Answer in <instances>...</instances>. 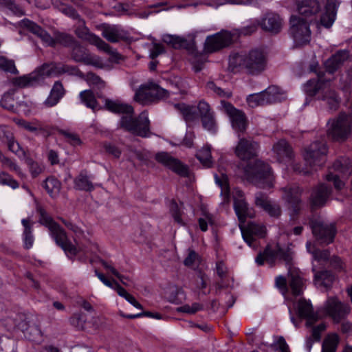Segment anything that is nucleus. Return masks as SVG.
<instances>
[{
  "instance_id": "f257e3e1",
  "label": "nucleus",
  "mask_w": 352,
  "mask_h": 352,
  "mask_svg": "<svg viewBox=\"0 0 352 352\" xmlns=\"http://www.w3.org/2000/svg\"><path fill=\"white\" fill-rule=\"evenodd\" d=\"M104 108L112 113L122 114L118 122V129H122L141 138L151 136L150 121L145 113L134 117L132 106L110 99L105 100Z\"/></svg>"
},
{
  "instance_id": "f03ea898",
  "label": "nucleus",
  "mask_w": 352,
  "mask_h": 352,
  "mask_svg": "<svg viewBox=\"0 0 352 352\" xmlns=\"http://www.w3.org/2000/svg\"><path fill=\"white\" fill-rule=\"evenodd\" d=\"M339 0H327L324 12L321 14L323 7L322 0H302L297 5L300 15L309 23L314 22L326 28H329L335 21Z\"/></svg>"
},
{
  "instance_id": "7ed1b4c3",
  "label": "nucleus",
  "mask_w": 352,
  "mask_h": 352,
  "mask_svg": "<svg viewBox=\"0 0 352 352\" xmlns=\"http://www.w3.org/2000/svg\"><path fill=\"white\" fill-rule=\"evenodd\" d=\"M266 65V58L263 51L255 49L248 54L234 53L229 57V69L233 73L245 71L252 75L263 72Z\"/></svg>"
},
{
  "instance_id": "20e7f679",
  "label": "nucleus",
  "mask_w": 352,
  "mask_h": 352,
  "mask_svg": "<svg viewBox=\"0 0 352 352\" xmlns=\"http://www.w3.org/2000/svg\"><path fill=\"white\" fill-rule=\"evenodd\" d=\"M36 212L39 214L38 222L48 228L50 235L56 245L64 250L69 258L74 260L78 250L67 238L65 230L52 219L42 206H37Z\"/></svg>"
},
{
  "instance_id": "39448f33",
  "label": "nucleus",
  "mask_w": 352,
  "mask_h": 352,
  "mask_svg": "<svg viewBox=\"0 0 352 352\" xmlns=\"http://www.w3.org/2000/svg\"><path fill=\"white\" fill-rule=\"evenodd\" d=\"M248 181L260 188L273 187L274 176L270 165L261 160L250 163L245 169Z\"/></svg>"
},
{
  "instance_id": "423d86ee",
  "label": "nucleus",
  "mask_w": 352,
  "mask_h": 352,
  "mask_svg": "<svg viewBox=\"0 0 352 352\" xmlns=\"http://www.w3.org/2000/svg\"><path fill=\"white\" fill-rule=\"evenodd\" d=\"M57 63L54 62L43 63L28 75L13 78L12 83L15 87L25 88L41 84L45 77L56 76Z\"/></svg>"
},
{
  "instance_id": "0eeeda50",
  "label": "nucleus",
  "mask_w": 352,
  "mask_h": 352,
  "mask_svg": "<svg viewBox=\"0 0 352 352\" xmlns=\"http://www.w3.org/2000/svg\"><path fill=\"white\" fill-rule=\"evenodd\" d=\"M351 116L345 113H340L337 117L329 119L327 131L329 138L336 142L345 141L351 133Z\"/></svg>"
},
{
  "instance_id": "6e6552de",
  "label": "nucleus",
  "mask_w": 352,
  "mask_h": 352,
  "mask_svg": "<svg viewBox=\"0 0 352 352\" xmlns=\"http://www.w3.org/2000/svg\"><path fill=\"white\" fill-rule=\"evenodd\" d=\"M309 223L318 245H327L333 242L337 232L334 223L325 222L319 219H311Z\"/></svg>"
},
{
  "instance_id": "1a4fd4ad",
  "label": "nucleus",
  "mask_w": 352,
  "mask_h": 352,
  "mask_svg": "<svg viewBox=\"0 0 352 352\" xmlns=\"http://www.w3.org/2000/svg\"><path fill=\"white\" fill-rule=\"evenodd\" d=\"M289 34L296 45H304L310 41L309 23L303 18L292 15L289 19Z\"/></svg>"
},
{
  "instance_id": "9d476101",
  "label": "nucleus",
  "mask_w": 352,
  "mask_h": 352,
  "mask_svg": "<svg viewBox=\"0 0 352 352\" xmlns=\"http://www.w3.org/2000/svg\"><path fill=\"white\" fill-rule=\"evenodd\" d=\"M169 96V91L160 87L153 82L142 85L136 91L135 100L140 103L145 104L155 100L166 99Z\"/></svg>"
},
{
  "instance_id": "9b49d317",
  "label": "nucleus",
  "mask_w": 352,
  "mask_h": 352,
  "mask_svg": "<svg viewBox=\"0 0 352 352\" xmlns=\"http://www.w3.org/2000/svg\"><path fill=\"white\" fill-rule=\"evenodd\" d=\"M327 146L323 140L312 142L305 148V160L311 167H321L326 162Z\"/></svg>"
},
{
  "instance_id": "f8f14e48",
  "label": "nucleus",
  "mask_w": 352,
  "mask_h": 352,
  "mask_svg": "<svg viewBox=\"0 0 352 352\" xmlns=\"http://www.w3.org/2000/svg\"><path fill=\"white\" fill-rule=\"evenodd\" d=\"M327 316L332 318L333 322L340 323L345 320L351 312V307L348 303L342 302L337 297H329L324 305Z\"/></svg>"
},
{
  "instance_id": "ddd939ff",
  "label": "nucleus",
  "mask_w": 352,
  "mask_h": 352,
  "mask_svg": "<svg viewBox=\"0 0 352 352\" xmlns=\"http://www.w3.org/2000/svg\"><path fill=\"white\" fill-rule=\"evenodd\" d=\"M233 36L227 30H221L214 34L208 36L204 43V49L208 53L219 51L232 43Z\"/></svg>"
},
{
  "instance_id": "4468645a",
  "label": "nucleus",
  "mask_w": 352,
  "mask_h": 352,
  "mask_svg": "<svg viewBox=\"0 0 352 352\" xmlns=\"http://www.w3.org/2000/svg\"><path fill=\"white\" fill-rule=\"evenodd\" d=\"M239 138L234 148L235 155L241 160H250L257 156L259 144L252 138Z\"/></svg>"
},
{
  "instance_id": "2eb2a0df",
  "label": "nucleus",
  "mask_w": 352,
  "mask_h": 352,
  "mask_svg": "<svg viewBox=\"0 0 352 352\" xmlns=\"http://www.w3.org/2000/svg\"><path fill=\"white\" fill-rule=\"evenodd\" d=\"M221 103L223 104L225 110L230 119L232 128L239 133L238 136L240 137V133H243L248 126V120L245 113L242 111L236 109L228 102L221 101Z\"/></svg>"
},
{
  "instance_id": "dca6fc26",
  "label": "nucleus",
  "mask_w": 352,
  "mask_h": 352,
  "mask_svg": "<svg viewBox=\"0 0 352 352\" xmlns=\"http://www.w3.org/2000/svg\"><path fill=\"white\" fill-rule=\"evenodd\" d=\"M69 54L72 60L76 63L99 67V60L96 57L91 56L89 50L78 40L69 48Z\"/></svg>"
},
{
  "instance_id": "f3484780",
  "label": "nucleus",
  "mask_w": 352,
  "mask_h": 352,
  "mask_svg": "<svg viewBox=\"0 0 352 352\" xmlns=\"http://www.w3.org/2000/svg\"><path fill=\"white\" fill-rule=\"evenodd\" d=\"M283 197L289 205L291 215L297 216L302 209V189L298 186H286L282 188Z\"/></svg>"
},
{
  "instance_id": "a211bd4d",
  "label": "nucleus",
  "mask_w": 352,
  "mask_h": 352,
  "mask_svg": "<svg viewBox=\"0 0 352 352\" xmlns=\"http://www.w3.org/2000/svg\"><path fill=\"white\" fill-rule=\"evenodd\" d=\"M155 159L157 162L168 167L179 176L184 177L188 176V166L183 164L179 160L171 156L168 153H157L155 156Z\"/></svg>"
},
{
  "instance_id": "6ab92c4d",
  "label": "nucleus",
  "mask_w": 352,
  "mask_h": 352,
  "mask_svg": "<svg viewBox=\"0 0 352 352\" xmlns=\"http://www.w3.org/2000/svg\"><path fill=\"white\" fill-rule=\"evenodd\" d=\"M332 192L330 186L325 184H320L312 189L309 203L312 209L323 207L329 199Z\"/></svg>"
},
{
  "instance_id": "aec40b11",
  "label": "nucleus",
  "mask_w": 352,
  "mask_h": 352,
  "mask_svg": "<svg viewBox=\"0 0 352 352\" xmlns=\"http://www.w3.org/2000/svg\"><path fill=\"white\" fill-rule=\"evenodd\" d=\"M255 205L263 209L271 217L278 219L281 215V208L280 205L272 201L268 196L261 192L255 194L254 198Z\"/></svg>"
},
{
  "instance_id": "412c9836",
  "label": "nucleus",
  "mask_w": 352,
  "mask_h": 352,
  "mask_svg": "<svg viewBox=\"0 0 352 352\" xmlns=\"http://www.w3.org/2000/svg\"><path fill=\"white\" fill-rule=\"evenodd\" d=\"M102 36L112 43L126 41L129 36L126 31L116 25L104 23L101 25Z\"/></svg>"
},
{
  "instance_id": "4be33fe9",
  "label": "nucleus",
  "mask_w": 352,
  "mask_h": 352,
  "mask_svg": "<svg viewBox=\"0 0 352 352\" xmlns=\"http://www.w3.org/2000/svg\"><path fill=\"white\" fill-rule=\"evenodd\" d=\"M310 70L317 73V78L310 79L304 85V91L309 96L313 97L325 89L327 82L324 79V72L316 71V66L311 65Z\"/></svg>"
},
{
  "instance_id": "5701e85b",
  "label": "nucleus",
  "mask_w": 352,
  "mask_h": 352,
  "mask_svg": "<svg viewBox=\"0 0 352 352\" xmlns=\"http://www.w3.org/2000/svg\"><path fill=\"white\" fill-rule=\"evenodd\" d=\"M240 228L244 241L250 247L253 245L255 241L254 237L264 238L266 234L265 226L256 223L253 221L248 222L245 230H244L241 226H240Z\"/></svg>"
},
{
  "instance_id": "b1692460",
  "label": "nucleus",
  "mask_w": 352,
  "mask_h": 352,
  "mask_svg": "<svg viewBox=\"0 0 352 352\" xmlns=\"http://www.w3.org/2000/svg\"><path fill=\"white\" fill-rule=\"evenodd\" d=\"M261 28L273 34H278L283 28V19L274 12H267L260 21Z\"/></svg>"
},
{
  "instance_id": "393cba45",
  "label": "nucleus",
  "mask_w": 352,
  "mask_h": 352,
  "mask_svg": "<svg viewBox=\"0 0 352 352\" xmlns=\"http://www.w3.org/2000/svg\"><path fill=\"white\" fill-rule=\"evenodd\" d=\"M298 313L300 318L307 319L306 327H311L319 320L317 313L313 310L311 304L305 299H300L298 302Z\"/></svg>"
},
{
  "instance_id": "a878e982",
  "label": "nucleus",
  "mask_w": 352,
  "mask_h": 352,
  "mask_svg": "<svg viewBox=\"0 0 352 352\" xmlns=\"http://www.w3.org/2000/svg\"><path fill=\"white\" fill-rule=\"evenodd\" d=\"M273 151L279 162H287L291 161L294 153L290 144L285 140H280L273 146Z\"/></svg>"
},
{
  "instance_id": "bb28decb",
  "label": "nucleus",
  "mask_w": 352,
  "mask_h": 352,
  "mask_svg": "<svg viewBox=\"0 0 352 352\" xmlns=\"http://www.w3.org/2000/svg\"><path fill=\"white\" fill-rule=\"evenodd\" d=\"M312 272L314 273V283L318 287L330 288L335 279L334 274L330 270H323L317 271L313 264Z\"/></svg>"
},
{
  "instance_id": "cd10ccee",
  "label": "nucleus",
  "mask_w": 352,
  "mask_h": 352,
  "mask_svg": "<svg viewBox=\"0 0 352 352\" xmlns=\"http://www.w3.org/2000/svg\"><path fill=\"white\" fill-rule=\"evenodd\" d=\"M349 58L346 50H338L324 62L326 72L333 74L336 72Z\"/></svg>"
},
{
  "instance_id": "c85d7f7f",
  "label": "nucleus",
  "mask_w": 352,
  "mask_h": 352,
  "mask_svg": "<svg viewBox=\"0 0 352 352\" xmlns=\"http://www.w3.org/2000/svg\"><path fill=\"white\" fill-rule=\"evenodd\" d=\"M234 209L239 221L244 223L247 218L252 219L255 216L254 210L249 208L248 203L243 199H234Z\"/></svg>"
},
{
  "instance_id": "c756f323",
  "label": "nucleus",
  "mask_w": 352,
  "mask_h": 352,
  "mask_svg": "<svg viewBox=\"0 0 352 352\" xmlns=\"http://www.w3.org/2000/svg\"><path fill=\"white\" fill-rule=\"evenodd\" d=\"M21 26L39 37L43 42H52V36L36 23L25 19L21 21Z\"/></svg>"
},
{
  "instance_id": "7c9ffc66",
  "label": "nucleus",
  "mask_w": 352,
  "mask_h": 352,
  "mask_svg": "<svg viewBox=\"0 0 352 352\" xmlns=\"http://www.w3.org/2000/svg\"><path fill=\"white\" fill-rule=\"evenodd\" d=\"M65 89L63 83L58 80L54 82L50 92V95L44 101L43 105L45 107H52L56 105L60 99L65 96Z\"/></svg>"
},
{
  "instance_id": "2f4dec72",
  "label": "nucleus",
  "mask_w": 352,
  "mask_h": 352,
  "mask_svg": "<svg viewBox=\"0 0 352 352\" xmlns=\"http://www.w3.org/2000/svg\"><path fill=\"white\" fill-rule=\"evenodd\" d=\"M289 285L294 296H300L302 293L303 281L300 271L296 267H290L288 271Z\"/></svg>"
},
{
  "instance_id": "473e14b6",
  "label": "nucleus",
  "mask_w": 352,
  "mask_h": 352,
  "mask_svg": "<svg viewBox=\"0 0 352 352\" xmlns=\"http://www.w3.org/2000/svg\"><path fill=\"white\" fill-rule=\"evenodd\" d=\"M77 39L72 34L56 31L54 33L52 37V42H47V45L50 47H54L56 44H59L64 47L70 48L75 43Z\"/></svg>"
},
{
  "instance_id": "72a5a7b5",
  "label": "nucleus",
  "mask_w": 352,
  "mask_h": 352,
  "mask_svg": "<svg viewBox=\"0 0 352 352\" xmlns=\"http://www.w3.org/2000/svg\"><path fill=\"white\" fill-rule=\"evenodd\" d=\"M76 35L80 39L89 42L90 44L98 47L99 45L103 47L105 45V41L95 34L91 32L86 26L78 27L75 30Z\"/></svg>"
},
{
  "instance_id": "f704fd0d",
  "label": "nucleus",
  "mask_w": 352,
  "mask_h": 352,
  "mask_svg": "<svg viewBox=\"0 0 352 352\" xmlns=\"http://www.w3.org/2000/svg\"><path fill=\"white\" fill-rule=\"evenodd\" d=\"M164 41L171 45L175 49H186L190 50L193 49L194 42L188 41L185 38L174 35H167L164 37Z\"/></svg>"
},
{
  "instance_id": "c9c22d12",
  "label": "nucleus",
  "mask_w": 352,
  "mask_h": 352,
  "mask_svg": "<svg viewBox=\"0 0 352 352\" xmlns=\"http://www.w3.org/2000/svg\"><path fill=\"white\" fill-rule=\"evenodd\" d=\"M74 188L78 190L91 192L94 190L92 182L87 176L86 170L80 171L79 175L74 179Z\"/></svg>"
},
{
  "instance_id": "e433bc0d",
  "label": "nucleus",
  "mask_w": 352,
  "mask_h": 352,
  "mask_svg": "<svg viewBox=\"0 0 352 352\" xmlns=\"http://www.w3.org/2000/svg\"><path fill=\"white\" fill-rule=\"evenodd\" d=\"M332 168L340 173L343 177H347L352 172V163L349 158L341 157L334 162Z\"/></svg>"
},
{
  "instance_id": "4c0bfd02",
  "label": "nucleus",
  "mask_w": 352,
  "mask_h": 352,
  "mask_svg": "<svg viewBox=\"0 0 352 352\" xmlns=\"http://www.w3.org/2000/svg\"><path fill=\"white\" fill-rule=\"evenodd\" d=\"M175 108L182 114L183 119L188 123L195 121L197 118L196 110L193 106L184 103H178L174 105Z\"/></svg>"
},
{
  "instance_id": "58836bf2",
  "label": "nucleus",
  "mask_w": 352,
  "mask_h": 352,
  "mask_svg": "<svg viewBox=\"0 0 352 352\" xmlns=\"http://www.w3.org/2000/svg\"><path fill=\"white\" fill-rule=\"evenodd\" d=\"M79 97L81 102L86 105L87 107L91 109L94 111L101 109L99 103L97 101L94 92L90 90H85L80 93Z\"/></svg>"
},
{
  "instance_id": "ea45409f",
  "label": "nucleus",
  "mask_w": 352,
  "mask_h": 352,
  "mask_svg": "<svg viewBox=\"0 0 352 352\" xmlns=\"http://www.w3.org/2000/svg\"><path fill=\"white\" fill-rule=\"evenodd\" d=\"M21 223L24 227L23 233V240L24 243V248L29 250L33 245L34 236L32 234V228L30 223L29 219H23L21 221Z\"/></svg>"
},
{
  "instance_id": "a19ab883",
  "label": "nucleus",
  "mask_w": 352,
  "mask_h": 352,
  "mask_svg": "<svg viewBox=\"0 0 352 352\" xmlns=\"http://www.w3.org/2000/svg\"><path fill=\"white\" fill-rule=\"evenodd\" d=\"M43 186L51 197H54L59 193L61 184L54 177H49L43 182Z\"/></svg>"
},
{
  "instance_id": "79ce46f5",
  "label": "nucleus",
  "mask_w": 352,
  "mask_h": 352,
  "mask_svg": "<svg viewBox=\"0 0 352 352\" xmlns=\"http://www.w3.org/2000/svg\"><path fill=\"white\" fill-rule=\"evenodd\" d=\"M19 124L25 129L35 133L36 134H43L49 135L50 132L47 129L43 127L38 122H28L24 120H20Z\"/></svg>"
},
{
  "instance_id": "37998d69",
  "label": "nucleus",
  "mask_w": 352,
  "mask_h": 352,
  "mask_svg": "<svg viewBox=\"0 0 352 352\" xmlns=\"http://www.w3.org/2000/svg\"><path fill=\"white\" fill-rule=\"evenodd\" d=\"M293 256L294 252L289 248H278L276 252H274V258L276 257L284 261L288 270L290 267H294L293 265Z\"/></svg>"
},
{
  "instance_id": "c03bdc74",
  "label": "nucleus",
  "mask_w": 352,
  "mask_h": 352,
  "mask_svg": "<svg viewBox=\"0 0 352 352\" xmlns=\"http://www.w3.org/2000/svg\"><path fill=\"white\" fill-rule=\"evenodd\" d=\"M63 74H67L70 76H76L79 78L84 77V74L77 66L57 63L56 76H60Z\"/></svg>"
},
{
  "instance_id": "a18cd8bd",
  "label": "nucleus",
  "mask_w": 352,
  "mask_h": 352,
  "mask_svg": "<svg viewBox=\"0 0 352 352\" xmlns=\"http://www.w3.org/2000/svg\"><path fill=\"white\" fill-rule=\"evenodd\" d=\"M339 341L337 334L328 335L322 342L321 352H336Z\"/></svg>"
},
{
  "instance_id": "49530a36",
  "label": "nucleus",
  "mask_w": 352,
  "mask_h": 352,
  "mask_svg": "<svg viewBox=\"0 0 352 352\" xmlns=\"http://www.w3.org/2000/svg\"><path fill=\"white\" fill-rule=\"evenodd\" d=\"M262 92L265 104L275 103L280 100L279 88L276 86H270Z\"/></svg>"
},
{
  "instance_id": "de8ad7c7",
  "label": "nucleus",
  "mask_w": 352,
  "mask_h": 352,
  "mask_svg": "<svg viewBox=\"0 0 352 352\" xmlns=\"http://www.w3.org/2000/svg\"><path fill=\"white\" fill-rule=\"evenodd\" d=\"M114 289L117 292L118 294L124 298L129 302L133 305L135 307L142 309L143 307L140 303H139L135 298L129 294L127 291L121 287L117 281H114Z\"/></svg>"
},
{
  "instance_id": "09e8293b",
  "label": "nucleus",
  "mask_w": 352,
  "mask_h": 352,
  "mask_svg": "<svg viewBox=\"0 0 352 352\" xmlns=\"http://www.w3.org/2000/svg\"><path fill=\"white\" fill-rule=\"evenodd\" d=\"M4 8L8 9L14 14L19 16L25 14L21 6L16 4L14 0H0V11Z\"/></svg>"
},
{
  "instance_id": "8fccbe9b",
  "label": "nucleus",
  "mask_w": 352,
  "mask_h": 352,
  "mask_svg": "<svg viewBox=\"0 0 352 352\" xmlns=\"http://www.w3.org/2000/svg\"><path fill=\"white\" fill-rule=\"evenodd\" d=\"M323 100H326L328 104V107L331 111H336L339 107L340 100L337 94L332 90H330L325 93L322 98Z\"/></svg>"
},
{
  "instance_id": "3c124183",
  "label": "nucleus",
  "mask_w": 352,
  "mask_h": 352,
  "mask_svg": "<svg viewBox=\"0 0 352 352\" xmlns=\"http://www.w3.org/2000/svg\"><path fill=\"white\" fill-rule=\"evenodd\" d=\"M105 47L103 45L100 46V45L97 47L101 51H103L108 54H109V60L111 63H118L120 60L124 59L122 55L118 52L116 50H113V48L105 42Z\"/></svg>"
},
{
  "instance_id": "603ef678",
  "label": "nucleus",
  "mask_w": 352,
  "mask_h": 352,
  "mask_svg": "<svg viewBox=\"0 0 352 352\" xmlns=\"http://www.w3.org/2000/svg\"><path fill=\"white\" fill-rule=\"evenodd\" d=\"M87 317L82 312L75 313L69 318L70 324L78 329H84Z\"/></svg>"
},
{
  "instance_id": "864d4df0",
  "label": "nucleus",
  "mask_w": 352,
  "mask_h": 352,
  "mask_svg": "<svg viewBox=\"0 0 352 352\" xmlns=\"http://www.w3.org/2000/svg\"><path fill=\"white\" fill-rule=\"evenodd\" d=\"M197 158L199 161L207 168H209L212 166L211 161V153L209 148H203L200 150L197 154L196 155Z\"/></svg>"
},
{
  "instance_id": "5fc2aeb1",
  "label": "nucleus",
  "mask_w": 352,
  "mask_h": 352,
  "mask_svg": "<svg viewBox=\"0 0 352 352\" xmlns=\"http://www.w3.org/2000/svg\"><path fill=\"white\" fill-rule=\"evenodd\" d=\"M6 138L8 140V149L11 152L15 153L19 157L25 156V151L21 148L19 144L14 140V138L11 133L6 135Z\"/></svg>"
},
{
  "instance_id": "6e6d98bb",
  "label": "nucleus",
  "mask_w": 352,
  "mask_h": 352,
  "mask_svg": "<svg viewBox=\"0 0 352 352\" xmlns=\"http://www.w3.org/2000/svg\"><path fill=\"white\" fill-rule=\"evenodd\" d=\"M0 69L13 74H18L14 62L12 60H8L3 56H0Z\"/></svg>"
},
{
  "instance_id": "4d7b16f0",
  "label": "nucleus",
  "mask_w": 352,
  "mask_h": 352,
  "mask_svg": "<svg viewBox=\"0 0 352 352\" xmlns=\"http://www.w3.org/2000/svg\"><path fill=\"white\" fill-rule=\"evenodd\" d=\"M81 78L85 80L89 84L97 85L100 89L104 88L105 86V82L101 78L91 72L86 74H84V77Z\"/></svg>"
},
{
  "instance_id": "13d9d810",
  "label": "nucleus",
  "mask_w": 352,
  "mask_h": 352,
  "mask_svg": "<svg viewBox=\"0 0 352 352\" xmlns=\"http://www.w3.org/2000/svg\"><path fill=\"white\" fill-rule=\"evenodd\" d=\"M329 266L338 272L345 271L346 264L338 256L333 255L329 260Z\"/></svg>"
},
{
  "instance_id": "bf43d9fd",
  "label": "nucleus",
  "mask_w": 352,
  "mask_h": 352,
  "mask_svg": "<svg viewBox=\"0 0 352 352\" xmlns=\"http://www.w3.org/2000/svg\"><path fill=\"white\" fill-rule=\"evenodd\" d=\"M202 126L209 131L215 132L217 129L214 113L208 115L201 118Z\"/></svg>"
},
{
  "instance_id": "052dcab7",
  "label": "nucleus",
  "mask_w": 352,
  "mask_h": 352,
  "mask_svg": "<svg viewBox=\"0 0 352 352\" xmlns=\"http://www.w3.org/2000/svg\"><path fill=\"white\" fill-rule=\"evenodd\" d=\"M0 184L9 186L13 189L19 186V182L4 171H0Z\"/></svg>"
},
{
  "instance_id": "680f3d73",
  "label": "nucleus",
  "mask_w": 352,
  "mask_h": 352,
  "mask_svg": "<svg viewBox=\"0 0 352 352\" xmlns=\"http://www.w3.org/2000/svg\"><path fill=\"white\" fill-rule=\"evenodd\" d=\"M247 102L252 107L259 105H265V99H263V92L250 94L247 98Z\"/></svg>"
},
{
  "instance_id": "e2e57ef3",
  "label": "nucleus",
  "mask_w": 352,
  "mask_h": 352,
  "mask_svg": "<svg viewBox=\"0 0 352 352\" xmlns=\"http://www.w3.org/2000/svg\"><path fill=\"white\" fill-rule=\"evenodd\" d=\"M206 87L208 89L213 91L217 95H218L221 98H229L232 96V92L225 91L221 87H217L212 81L207 82Z\"/></svg>"
},
{
  "instance_id": "0e129e2a",
  "label": "nucleus",
  "mask_w": 352,
  "mask_h": 352,
  "mask_svg": "<svg viewBox=\"0 0 352 352\" xmlns=\"http://www.w3.org/2000/svg\"><path fill=\"white\" fill-rule=\"evenodd\" d=\"M203 309L204 305L202 304L199 302H194L192 304V305H184L178 308V310L184 313L194 314L196 312L202 310Z\"/></svg>"
},
{
  "instance_id": "69168bd1",
  "label": "nucleus",
  "mask_w": 352,
  "mask_h": 352,
  "mask_svg": "<svg viewBox=\"0 0 352 352\" xmlns=\"http://www.w3.org/2000/svg\"><path fill=\"white\" fill-rule=\"evenodd\" d=\"M170 211L174 220L180 225H184L181 217V211L175 200H172L170 205Z\"/></svg>"
},
{
  "instance_id": "338daca9",
  "label": "nucleus",
  "mask_w": 352,
  "mask_h": 352,
  "mask_svg": "<svg viewBox=\"0 0 352 352\" xmlns=\"http://www.w3.org/2000/svg\"><path fill=\"white\" fill-rule=\"evenodd\" d=\"M258 26H261L259 20H254L251 23L245 27L239 30V34L243 35H250L257 30Z\"/></svg>"
},
{
  "instance_id": "774afa93",
  "label": "nucleus",
  "mask_w": 352,
  "mask_h": 352,
  "mask_svg": "<svg viewBox=\"0 0 352 352\" xmlns=\"http://www.w3.org/2000/svg\"><path fill=\"white\" fill-rule=\"evenodd\" d=\"M13 102V95L10 93H6L0 100V105L6 109L12 110L14 107Z\"/></svg>"
}]
</instances>
